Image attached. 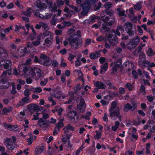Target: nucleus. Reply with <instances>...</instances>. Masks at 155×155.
Returning <instances> with one entry per match:
<instances>
[{"instance_id": "obj_1", "label": "nucleus", "mask_w": 155, "mask_h": 155, "mask_svg": "<svg viewBox=\"0 0 155 155\" xmlns=\"http://www.w3.org/2000/svg\"><path fill=\"white\" fill-rule=\"evenodd\" d=\"M68 41L69 44L71 45V48L74 50H76L81 47L82 45V41L80 40L77 37L73 38L69 37L68 38Z\"/></svg>"}, {"instance_id": "obj_2", "label": "nucleus", "mask_w": 155, "mask_h": 155, "mask_svg": "<svg viewBox=\"0 0 155 155\" xmlns=\"http://www.w3.org/2000/svg\"><path fill=\"white\" fill-rule=\"evenodd\" d=\"M146 57L144 54H141L139 55L138 64L140 66L152 68L155 67V64L153 62L150 63L147 60H145Z\"/></svg>"}, {"instance_id": "obj_3", "label": "nucleus", "mask_w": 155, "mask_h": 155, "mask_svg": "<svg viewBox=\"0 0 155 155\" xmlns=\"http://www.w3.org/2000/svg\"><path fill=\"white\" fill-rule=\"evenodd\" d=\"M23 70L24 75L25 77L29 76L31 78H33L36 75V72L39 71V69L36 68L33 69L25 67L23 68Z\"/></svg>"}, {"instance_id": "obj_4", "label": "nucleus", "mask_w": 155, "mask_h": 155, "mask_svg": "<svg viewBox=\"0 0 155 155\" xmlns=\"http://www.w3.org/2000/svg\"><path fill=\"white\" fill-rule=\"evenodd\" d=\"M40 58L42 60L40 61V64L44 66H49L51 65V58L43 53L40 55Z\"/></svg>"}, {"instance_id": "obj_5", "label": "nucleus", "mask_w": 155, "mask_h": 155, "mask_svg": "<svg viewBox=\"0 0 155 155\" xmlns=\"http://www.w3.org/2000/svg\"><path fill=\"white\" fill-rule=\"evenodd\" d=\"M139 41L140 39L138 37L130 40L127 44V48L130 51L133 50L138 44Z\"/></svg>"}, {"instance_id": "obj_6", "label": "nucleus", "mask_w": 155, "mask_h": 155, "mask_svg": "<svg viewBox=\"0 0 155 155\" xmlns=\"http://www.w3.org/2000/svg\"><path fill=\"white\" fill-rule=\"evenodd\" d=\"M133 25L131 23L127 22L124 23V27L127 33L130 36H133L134 35V32L132 30Z\"/></svg>"}, {"instance_id": "obj_7", "label": "nucleus", "mask_w": 155, "mask_h": 155, "mask_svg": "<svg viewBox=\"0 0 155 155\" xmlns=\"http://www.w3.org/2000/svg\"><path fill=\"white\" fill-rule=\"evenodd\" d=\"M120 109L119 108H117V110L110 112L109 116L111 119L114 120L116 119V118L115 117H116L117 118H118L119 120L121 121L122 116L120 114Z\"/></svg>"}, {"instance_id": "obj_8", "label": "nucleus", "mask_w": 155, "mask_h": 155, "mask_svg": "<svg viewBox=\"0 0 155 155\" xmlns=\"http://www.w3.org/2000/svg\"><path fill=\"white\" fill-rule=\"evenodd\" d=\"M122 66L121 60L118 59L114 64L112 68L114 74H116L118 70L121 71L122 69Z\"/></svg>"}, {"instance_id": "obj_9", "label": "nucleus", "mask_w": 155, "mask_h": 155, "mask_svg": "<svg viewBox=\"0 0 155 155\" xmlns=\"http://www.w3.org/2000/svg\"><path fill=\"white\" fill-rule=\"evenodd\" d=\"M48 0H38L35 3L37 7L40 10H44L47 8L45 3H48Z\"/></svg>"}, {"instance_id": "obj_10", "label": "nucleus", "mask_w": 155, "mask_h": 155, "mask_svg": "<svg viewBox=\"0 0 155 155\" xmlns=\"http://www.w3.org/2000/svg\"><path fill=\"white\" fill-rule=\"evenodd\" d=\"M82 8V11L81 12L82 16H85L87 15L90 8V5L89 3H86V2L81 4Z\"/></svg>"}, {"instance_id": "obj_11", "label": "nucleus", "mask_w": 155, "mask_h": 155, "mask_svg": "<svg viewBox=\"0 0 155 155\" xmlns=\"http://www.w3.org/2000/svg\"><path fill=\"white\" fill-rule=\"evenodd\" d=\"M107 36L108 40L111 45L114 46L117 44L118 39L116 36L111 34H109Z\"/></svg>"}, {"instance_id": "obj_12", "label": "nucleus", "mask_w": 155, "mask_h": 155, "mask_svg": "<svg viewBox=\"0 0 155 155\" xmlns=\"http://www.w3.org/2000/svg\"><path fill=\"white\" fill-rule=\"evenodd\" d=\"M3 143L7 148L11 150L14 149L15 146L14 143L12 142V140L10 138H7L4 140Z\"/></svg>"}, {"instance_id": "obj_13", "label": "nucleus", "mask_w": 155, "mask_h": 155, "mask_svg": "<svg viewBox=\"0 0 155 155\" xmlns=\"http://www.w3.org/2000/svg\"><path fill=\"white\" fill-rule=\"evenodd\" d=\"M12 65V62L9 60H2L0 61V66L5 69L8 68Z\"/></svg>"}, {"instance_id": "obj_14", "label": "nucleus", "mask_w": 155, "mask_h": 155, "mask_svg": "<svg viewBox=\"0 0 155 155\" xmlns=\"http://www.w3.org/2000/svg\"><path fill=\"white\" fill-rule=\"evenodd\" d=\"M137 107L136 104L134 102L131 103V105L129 103L125 104L124 107V110L125 111L127 112L129 110H134Z\"/></svg>"}, {"instance_id": "obj_15", "label": "nucleus", "mask_w": 155, "mask_h": 155, "mask_svg": "<svg viewBox=\"0 0 155 155\" xmlns=\"http://www.w3.org/2000/svg\"><path fill=\"white\" fill-rule=\"evenodd\" d=\"M30 102L29 97L25 96L22 98L21 100L17 104V106H22Z\"/></svg>"}, {"instance_id": "obj_16", "label": "nucleus", "mask_w": 155, "mask_h": 155, "mask_svg": "<svg viewBox=\"0 0 155 155\" xmlns=\"http://www.w3.org/2000/svg\"><path fill=\"white\" fill-rule=\"evenodd\" d=\"M0 88L6 89L10 85V83L8 82L7 79L2 78L1 79V82Z\"/></svg>"}, {"instance_id": "obj_17", "label": "nucleus", "mask_w": 155, "mask_h": 155, "mask_svg": "<svg viewBox=\"0 0 155 155\" xmlns=\"http://www.w3.org/2000/svg\"><path fill=\"white\" fill-rule=\"evenodd\" d=\"M77 108L81 113L83 112L85 110V106L83 99H81L79 104H77Z\"/></svg>"}, {"instance_id": "obj_18", "label": "nucleus", "mask_w": 155, "mask_h": 155, "mask_svg": "<svg viewBox=\"0 0 155 155\" xmlns=\"http://www.w3.org/2000/svg\"><path fill=\"white\" fill-rule=\"evenodd\" d=\"M28 109L31 112L34 111H38L39 110V106L37 105L30 104L28 106Z\"/></svg>"}, {"instance_id": "obj_19", "label": "nucleus", "mask_w": 155, "mask_h": 155, "mask_svg": "<svg viewBox=\"0 0 155 155\" xmlns=\"http://www.w3.org/2000/svg\"><path fill=\"white\" fill-rule=\"evenodd\" d=\"M41 27L43 28L45 30L49 29L47 24L43 22H40L39 24H37L35 27V28L38 29H41Z\"/></svg>"}, {"instance_id": "obj_20", "label": "nucleus", "mask_w": 155, "mask_h": 155, "mask_svg": "<svg viewBox=\"0 0 155 155\" xmlns=\"http://www.w3.org/2000/svg\"><path fill=\"white\" fill-rule=\"evenodd\" d=\"M68 116L70 119L72 121L74 122L75 120V118L74 116H77V119H78V115H77V112L74 110L70 111L68 113Z\"/></svg>"}, {"instance_id": "obj_21", "label": "nucleus", "mask_w": 155, "mask_h": 155, "mask_svg": "<svg viewBox=\"0 0 155 155\" xmlns=\"http://www.w3.org/2000/svg\"><path fill=\"white\" fill-rule=\"evenodd\" d=\"M45 150V147L42 144L41 146H37L35 150V154L36 155H38L40 154Z\"/></svg>"}, {"instance_id": "obj_22", "label": "nucleus", "mask_w": 155, "mask_h": 155, "mask_svg": "<svg viewBox=\"0 0 155 155\" xmlns=\"http://www.w3.org/2000/svg\"><path fill=\"white\" fill-rule=\"evenodd\" d=\"M6 128L12 131H18L19 128L17 125H11L8 124L5 126Z\"/></svg>"}, {"instance_id": "obj_23", "label": "nucleus", "mask_w": 155, "mask_h": 155, "mask_svg": "<svg viewBox=\"0 0 155 155\" xmlns=\"http://www.w3.org/2000/svg\"><path fill=\"white\" fill-rule=\"evenodd\" d=\"M101 50L96 51L95 52L91 53L89 55L90 58L91 59H94L101 56L100 52Z\"/></svg>"}, {"instance_id": "obj_24", "label": "nucleus", "mask_w": 155, "mask_h": 155, "mask_svg": "<svg viewBox=\"0 0 155 155\" xmlns=\"http://www.w3.org/2000/svg\"><path fill=\"white\" fill-rule=\"evenodd\" d=\"M8 56L7 51L2 48L0 47V58H6Z\"/></svg>"}, {"instance_id": "obj_25", "label": "nucleus", "mask_w": 155, "mask_h": 155, "mask_svg": "<svg viewBox=\"0 0 155 155\" xmlns=\"http://www.w3.org/2000/svg\"><path fill=\"white\" fill-rule=\"evenodd\" d=\"M8 56L7 51L2 48L0 47V58H6Z\"/></svg>"}, {"instance_id": "obj_26", "label": "nucleus", "mask_w": 155, "mask_h": 155, "mask_svg": "<svg viewBox=\"0 0 155 155\" xmlns=\"http://www.w3.org/2000/svg\"><path fill=\"white\" fill-rule=\"evenodd\" d=\"M54 36L46 38L44 44V45H46L48 46H50L52 44Z\"/></svg>"}, {"instance_id": "obj_27", "label": "nucleus", "mask_w": 155, "mask_h": 155, "mask_svg": "<svg viewBox=\"0 0 155 155\" xmlns=\"http://www.w3.org/2000/svg\"><path fill=\"white\" fill-rule=\"evenodd\" d=\"M95 86L99 89H104L106 87V85L104 84L102 82L99 81H97L94 84Z\"/></svg>"}, {"instance_id": "obj_28", "label": "nucleus", "mask_w": 155, "mask_h": 155, "mask_svg": "<svg viewBox=\"0 0 155 155\" xmlns=\"http://www.w3.org/2000/svg\"><path fill=\"white\" fill-rule=\"evenodd\" d=\"M47 124V121L44 120L41 118L39 120L37 123L38 125L40 127H42L43 126H46Z\"/></svg>"}, {"instance_id": "obj_29", "label": "nucleus", "mask_w": 155, "mask_h": 155, "mask_svg": "<svg viewBox=\"0 0 155 155\" xmlns=\"http://www.w3.org/2000/svg\"><path fill=\"white\" fill-rule=\"evenodd\" d=\"M108 64L107 63H105L102 66H101L100 73L101 74H104L107 69Z\"/></svg>"}, {"instance_id": "obj_30", "label": "nucleus", "mask_w": 155, "mask_h": 155, "mask_svg": "<svg viewBox=\"0 0 155 155\" xmlns=\"http://www.w3.org/2000/svg\"><path fill=\"white\" fill-rule=\"evenodd\" d=\"M26 54V52L24 49H18V57H21L24 56Z\"/></svg>"}, {"instance_id": "obj_31", "label": "nucleus", "mask_w": 155, "mask_h": 155, "mask_svg": "<svg viewBox=\"0 0 155 155\" xmlns=\"http://www.w3.org/2000/svg\"><path fill=\"white\" fill-rule=\"evenodd\" d=\"M68 34L70 35V37H72L73 38H74L76 36V34H75V29L73 28H71L69 29L68 31Z\"/></svg>"}, {"instance_id": "obj_32", "label": "nucleus", "mask_w": 155, "mask_h": 155, "mask_svg": "<svg viewBox=\"0 0 155 155\" xmlns=\"http://www.w3.org/2000/svg\"><path fill=\"white\" fill-rule=\"evenodd\" d=\"M30 28L32 30V34H31L30 36V37L31 40H33L35 38V36L36 35V33L35 31L34 28L32 25H31L30 26Z\"/></svg>"}, {"instance_id": "obj_33", "label": "nucleus", "mask_w": 155, "mask_h": 155, "mask_svg": "<svg viewBox=\"0 0 155 155\" xmlns=\"http://www.w3.org/2000/svg\"><path fill=\"white\" fill-rule=\"evenodd\" d=\"M2 114H7L8 113L12 110V108L9 107L8 108H4L2 110Z\"/></svg>"}, {"instance_id": "obj_34", "label": "nucleus", "mask_w": 155, "mask_h": 155, "mask_svg": "<svg viewBox=\"0 0 155 155\" xmlns=\"http://www.w3.org/2000/svg\"><path fill=\"white\" fill-rule=\"evenodd\" d=\"M31 10V8H29L26 11L22 12V14L28 17H29L32 14Z\"/></svg>"}, {"instance_id": "obj_35", "label": "nucleus", "mask_w": 155, "mask_h": 155, "mask_svg": "<svg viewBox=\"0 0 155 155\" xmlns=\"http://www.w3.org/2000/svg\"><path fill=\"white\" fill-rule=\"evenodd\" d=\"M102 25L103 26V29L105 31H108L111 28V27L108 25L107 23H104L102 24Z\"/></svg>"}, {"instance_id": "obj_36", "label": "nucleus", "mask_w": 155, "mask_h": 155, "mask_svg": "<svg viewBox=\"0 0 155 155\" xmlns=\"http://www.w3.org/2000/svg\"><path fill=\"white\" fill-rule=\"evenodd\" d=\"M118 14L120 16H124L125 17H127V15L125 14V11L124 10H121L120 8H118L117 9Z\"/></svg>"}, {"instance_id": "obj_37", "label": "nucleus", "mask_w": 155, "mask_h": 155, "mask_svg": "<svg viewBox=\"0 0 155 155\" xmlns=\"http://www.w3.org/2000/svg\"><path fill=\"white\" fill-rule=\"evenodd\" d=\"M38 17L43 19H46L50 18L51 17V15L50 14H47L45 15H43L39 13Z\"/></svg>"}, {"instance_id": "obj_38", "label": "nucleus", "mask_w": 155, "mask_h": 155, "mask_svg": "<svg viewBox=\"0 0 155 155\" xmlns=\"http://www.w3.org/2000/svg\"><path fill=\"white\" fill-rule=\"evenodd\" d=\"M32 91L31 88L25 89L24 93V95L26 97H29V95L31 94L30 91Z\"/></svg>"}, {"instance_id": "obj_39", "label": "nucleus", "mask_w": 155, "mask_h": 155, "mask_svg": "<svg viewBox=\"0 0 155 155\" xmlns=\"http://www.w3.org/2000/svg\"><path fill=\"white\" fill-rule=\"evenodd\" d=\"M105 12L106 14L110 16V18H114V17L113 15L114 12L112 10H109L107 9H106L105 10Z\"/></svg>"}, {"instance_id": "obj_40", "label": "nucleus", "mask_w": 155, "mask_h": 155, "mask_svg": "<svg viewBox=\"0 0 155 155\" xmlns=\"http://www.w3.org/2000/svg\"><path fill=\"white\" fill-rule=\"evenodd\" d=\"M48 30H45V31L43 32L44 35H45V37L47 36H49L50 37H53L54 36V34L53 33L50 31H48Z\"/></svg>"}, {"instance_id": "obj_41", "label": "nucleus", "mask_w": 155, "mask_h": 155, "mask_svg": "<svg viewBox=\"0 0 155 155\" xmlns=\"http://www.w3.org/2000/svg\"><path fill=\"white\" fill-rule=\"evenodd\" d=\"M147 54L149 56H152L154 55L155 53L152 48H150L147 51Z\"/></svg>"}, {"instance_id": "obj_42", "label": "nucleus", "mask_w": 155, "mask_h": 155, "mask_svg": "<svg viewBox=\"0 0 155 155\" xmlns=\"http://www.w3.org/2000/svg\"><path fill=\"white\" fill-rule=\"evenodd\" d=\"M128 11L129 12V14H128L129 18H130L134 17V15L133 8H130L128 10Z\"/></svg>"}, {"instance_id": "obj_43", "label": "nucleus", "mask_w": 155, "mask_h": 155, "mask_svg": "<svg viewBox=\"0 0 155 155\" xmlns=\"http://www.w3.org/2000/svg\"><path fill=\"white\" fill-rule=\"evenodd\" d=\"M69 7L74 9L77 12H80L81 10V8L80 7H76L73 5H69Z\"/></svg>"}, {"instance_id": "obj_44", "label": "nucleus", "mask_w": 155, "mask_h": 155, "mask_svg": "<svg viewBox=\"0 0 155 155\" xmlns=\"http://www.w3.org/2000/svg\"><path fill=\"white\" fill-rule=\"evenodd\" d=\"M31 88L32 91L34 93H39L42 92V91L41 89L39 87L36 88L31 87Z\"/></svg>"}, {"instance_id": "obj_45", "label": "nucleus", "mask_w": 155, "mask_h": 155, "mask_svg": "<svg viewBox=\"0 0 155 155\" xmlns=\"http://www.w3.org/2000/svg\"><path fill=\"white\" fill-rule=\"evenodd\" d=\"M134 9L137 11L140 10L142 8L141 5L139 3H137L136 4L134 5Z\"/></svg>"}, {"instance_id": "obj_46", "label": "nucleus", "mask_w": 155, "mask_h": 155, "mask_svg": "<svg viewBox=\"0 0 155 155\" xmlns=\"http://www.w3.org/2000/svg\"><path fill=\"white\" fill-rule=\"evenodd\" d=\"M117 105V103L115 101L112 102L110 108L109 109V112L112 111L115 108Z\"/></svg>"}, {"instance_id": "obj_47", "label": "nucleus", "mask_w": 155, "mask_h": 155, "mask_svg": "<svg viewBox=\"0 0 155 155\" xmlns=\"http://www.w3.org/2000/svg\"><path fill=\"white\" fill-rule=\"evenodd\" d=\"M112 6V3L111 2H106L104 5V7L107 9L110 8Z\"/></svg>"}, {"instance_id": "obj_48", "label": "nucleus", "mask_w": 155, "mask_h": 155, "mask_svg": "<svg viewBox=\"0 0 155 155\" xmlns=\"http://www.w3.org/2000/svg\"><path fill=\"white\" fill-rule=\"evenodd\" d=\"M131 137L130 138V140L133 142L136 140L138 138V136L135 134L134 133L131 134Z\"/></svg>"}, {"instance_id": "obj_49", "label": "nucleus", "mask_w": 155, "mask_h": 155, "mask_svg": "<svg viewBox=\"0 0 155 155\" xmlns=\"http://www.w3.org/2000/svg\"><path fill=\"white\" fill-rule=\"evenodd\" d=\"M10 53L13 58H18V50L16 51H11Z\"/></svg>"}, {"instance_id": "obj_50", "label": "nucleus", "mask_w": 155, "mask_h": 155, "mask_svg": "<svg viewBox=\"0 0 155 155\" xmlns=\"http://www.w3.org/2000/svg\"><path fill=\"white\" fill-rule=\"evenodd\" d=\"M83 145H82L81 147H80L78 150L74 152L73 153V155H79L80 153L82 150L83 149Z\"/></svg>"}, {"instance_id": "obj_51", "label": "nucleus", "mask_w": 155, "mask_h": 155, "mask_svg": "<svg viewBox=\"0 0 155 155\" xmlns=\"http://www.w3.org/2000/svg\"><path fill=\"white\" fill-rule=\"evenodd\" d=\"M68 146L67 147V150H70L71 151L73 148H72L73 146V144L72 143H71L70 142V141L69 140L68 141Z\"/></svg>"}, {"instance_id": "obj_52", "label": "nucleus", "mask_w": 155, "mask_h": 155, "mask_svg": "<svg viewBox=\"0 0 155 155\" xmlns=\"http://www.w3.org/2000/svg\"><path fill=\"white\" fill-rule=\"evenodd\" d=\"M81 62L79 57H78L76 60L75 61V66L76 67H78L81 65Z\"/></svg>"}, {"instance_id": "obj_53", "label": "nucleus", "mask_w": 155, "mask_h": 155, "mask_svg": "<svg viewBox=\"0 0 155 155\" xmlns=\"http://www.w3.org/2000/svg\"><path fill=\"white\" fill-rule=\"evenodd\" d=\"M140 91L141 93L143 95L145 94H146V91H145V87L144 86L141 84L140 89Z\"/></svg>"}, {"instance_id": "obj_54", "label": "nucleus", "mask_w": 155, "mask_h": 155, "mask_svg": "<svg viewBox=\"0 0 155 155\" xmlns=\"http://www.w3.org/2000/svg\"><path fill=\"white\" fill-rule=\"evenodd\" d=\"M125 87L130 91H131L133 89L132 86L129 83H127L126 84Z\"/></svg>"}, {"instance_id": "obj_55", "label": "nucleus", "mask_w": 155, "mask_h": 155, "mask_svg": "<svg viewBox=\"0 0 155 155\" xmlns=\"http://www.w3.org/2000/svg\"><path fill=\"white\" fill-rule=\"evenodd\" d=\"M81 88V87H80V84H78L76 85L73 88V90L75 92H77L78 91L80 90Z\"/></svg>"}, {"instance_id": "obj_56", "label": "nucleus", "mask_w": 155, "mask_h": 155, "mask_svg": "<svg viewBox=\"0 0 155 155\" xmlns=\"http://www.w3.org/2000/svg\"><path fill=\"white\" fill-rule=\"evenodd\" d=\"M107 85L109 86V89L113 88L115 90L117 89V87L114 86V84L112 83H108Z\"/></svg>"}, {"instance_id": "obj_57", "label": "nucleus", "mask_w": 155, "mask_h": 155, "mask_svg": "<svg viewBox=\"0 0 155 155\" xmlns=\"http://www.w3.org/2000/svg\"><path fill=\"white\" fill-rule=\"evenodd\" d=\"M150 128V131L152 133H154L155 132V122H153V126L152 127L151 126H149Z\"/></svg>"}, {"instance_id": "obj_58", "label": "nucleus", "mask_w": 155, "mask_h": 155, "mask_svg": "<svg viewBox=\"0 0 155 155\" xmlns=\"http://www.w3.org/2000/svg\"><path fill=\"white\" fill-rule=\"evenodd\" d=\"M20 31L21 32H22L23 34L25 35H26L28 34V32H26L25 29L24 27L23 26H20Z\"/></svg>"}, {"instance_id": "obj_59", "label": "nucleus", "mask_w": 155, "mask_h": 155, "mask_svg": "<svg viewBox=\"0 0 155 155\" xmlns=\"http://www.w3.org/2000/svg\"><path fill=\"white\" fill-rule=\"evenodd\" d=\"M91 42V39H86L85 42V46L86 47L87 46L89 45Z\"/></svg>"}, {"instance_id": "obj_60", "label": "nucleus", "mask_w": 155, "mask_h": 155, "mask_svg": "<svg viewBox=\"0 0 155 155\" xmlns=\"http://www.w3.org/2000/svg\"><path fill=\"white\" fill-rule=\"evenodd\" d=\"M65 0H57V4L58 6H61L64 4Z\"/></svg>"}, {"instance_id": "obj_61", "label": "nucleus", "mask_w": 155, "mask_h": 155, "mask_svg": "<svg viewBox=\"0 0 155 155\" xmlns=\"http://www.w3.org/2000/svg\"><path fill=\"white\" fill-rule=\"evenodd\" d=\"M128 71L129 72L131 70H133L134 68V65L131 62H130L129 65L128 66Z\"/></svg>"}, {"instance_id": "obj_62", "label": "nucleus", "mask_w": 155, "mask_h": 155, "mask_svg": "<svg viewBox=\"0 0 155 155\" xmlns=\"http://www.w3.org/2000/svg\"><path fill=\"white\" fill-rule=\"evenodd\" d=\"M96 134L94 136V138L96 139H98L101 138V132L98 133L97 131H96Z\"/></svg>"}, {"instance_id": "obj_63", "label": "nucleus", "mask_w": 155, "mask_h": 155, "mask_svg": "<svg viewBox=\"0 0 155 155\" xmlns=\"http://www.w3.org/2000/svg\"><path fill=\"white\" fill-rule=\"evenodd\" d=\"M44 80V81H42L40 82L41 85L44 86L45 85L48 81V79L47 78H45Z\"/></svg>"}, {"instance_id": "obj_64", "label": "nucleus", "mask_w": 155, "mask_h": 155, "mask_svg": "<svg viewBox=\"0 0 155 155\" xmlns=\"http://www.w3.org/2000/svg\"><path fill=\"white\" fill-rule=\"evenodd\" d=\"M63 126L64 124L62 122H60L57 123L55 127L60 130V128L63 127Z\"/></svg>"}]
</instances>
